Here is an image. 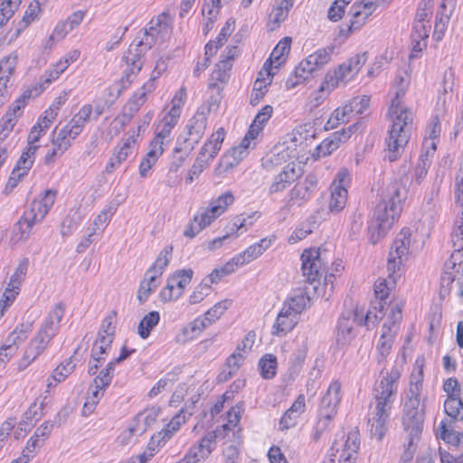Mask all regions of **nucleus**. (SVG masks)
I'll list each match as a JSON object with an SVG mask.
<instances>
[{
  "mask_svg": "<svg viewBox=\"0 0 463 463\" xmlns=\"http://www.w3.org/2000/svg\"><path fill=\"white\" fill-rule=\"evenodd\" d=\"M407 188L401 182L391 183L382 193L368 227L369 241L376 244L385 236L402 212Z\"/></svg>",
  "mask_w": 463,
  "mask_h": 463,
  "instance_id": "1",
  "label": "nucleus"
},
{
  "mask_svg": "<svg viewBox=\"0 0 463 463\" xmlns=\"http://www.w3.org/2000/svg\"><path fill=\"white\" fill-rule=\"evenodd\" d=\"M411 232L409 228H403L396 235L389 251L387 260V271L389 272V279H380L374 285V295L377 299V306L374 309H378L379 313L383 316V311L388 304L387 298L391 290L396 282V278L400 277L398 272L408 260L409 249L411 246Z\"/></svg>",
  "mask_w": 463,
  "mask_h": 463,
  "instance_id": "2",
  "label": "nucleus"
},
{
  "mask_svg": "<svg viewBox=\"0 0 463 463\" xmlns=\"http://www.w3.org/2000/svg\"><path fill=\"white\" fill-rule=\"evenodd\" d=\"M171 32L172 29L167 24H161L157 21L156 25H153V22H151V25L146 30L144 38L130 43L121 59L124 65L122 76L119 79L121 89H128L144 67L146 53L152 47L149 38H157L161 33L170 34Z\"/></svg>",
  "mask_w": 463,
  "mask_h": 463,
  "instance_id": "3",
  "label": "nucleus"
},
{
  "mask_svg": "<svg viewBox=\"0 0 463 463\" xmlns=\"http://www.w3.org/2000/svg\"><path fill=\"white\" fill-rule=\"evenodd\" d=\"M64 311L65 306L61 302L57 303L50 311L37 335L31 340L26 347L24 357L19 364L20 370L26 368L43 353L51 340L58 333L60 322L64 316Z\"/></svg>",
  "mask_w": 463,
  "mask_h": 463,
  "instance_id": "4",
  "label": "nucleus"
},
{
  "mask_svg": "<svg viewBox=\"0 0 463 463\" xmlns=\"http://www.w3.org/2000/svg\"><path fill=\"white\" fill-rule=\"evenodd\" d=\"M422 374V368H420L419 379L414 383L411 381L407 400L403 408L402 426L404 430L408 433L411 445L412 444V440L420 439L423 430L425 405L420 404Z\"/></svg>",
  "mask_w": 463,
  "mask_h": 463,
  "instance_id": "5",
  "label": "nucleus"
},
{
  "mask_svg": "<svg viewBox=\"0 0 463 463\" xmlns=\"http://www.w3.org/2000/svg\"><path fill=\"white\" fill-rule=\"evenodd\" d=\"M236 52V46L227 47L210 74L207 88L216 92V97L210 101V109L213 107L217 108L222 99V90L230 80V72L237 55Z\"/></svg>",
  "mask_w": 463,
  "mask_h": 463,
  "instance_id": "6",
  "label": "nucleus"
},
{
  "mask_svg": "<svg viewBox=\"0 0 463 463\" xmlns=\"http://www.w3.org/2000/svg\"><path fill=\"white\" fill-rule=\"evenodd\" d=\"M333 51V47L321 48L302 60L295 68L294 75L287 80L286 89L303 84L315 71L321 70L330 61Z\"/></svg>",
  "mask_w": 463,
  "mask_h": 463,
  "instance_id": "7",
  "label": "nucleus"
},
{
  "mask_svg": "<svg viewBox=\"0 0 463 463\" xmlns=\"http://www.w3.org/2000/svg\"><path fill=\"white\" fill-rule=\"evenodd\" d=\"M392 126L388 131L387 145H407L411 137L413 113L408 107L401 110H388Z\"/></svg>",
  "mask_w": 463,
  "mask_h": 463,
  "instance_id": "8",
  "label": "nucleus"
},
{
  "mask_svg": "<svg viewBox=\"0 0 463 463\" xmlns=\"http://www.w3.org/2000/svg\"><path fill=\"white\" fill-rule=\"evenodd\" d=\"M370 104L371 97L368 95L353 97L331 113L326 125L333 128L341 123H345L349 120L351 115L365 113L369 109Z\"/></svg>",
  "mask_w": 463,
  "mask_h": 463,
  "instance_id": "9",
  "label": "nucleus"
},
{
  "mask_svg": "<svg viewBox=\"0 0 463 463\" xmlns=\"http://www.w3.org/2000/svg\"><path fill=\"white\" fill-rule=\"evenodd\" d=\"M381 375V380L376 381L373 390V402L393 406L398 392L400 371L393 367L391 372H386L385 375L382 371Z\"/></svg>",
  "mask_w": 463,
  "mask_h": 463,
  "instance_id": "10",
  "label": "nucleus"
},
{
  "mask_svg": "<svg viewBox=\"0 0 463 463\" xmlns=\"http://www.w3.org/2000/svg\"><path fill=\"white\" fill-rule=\"evenodd\" d=\"M392 406L372 402L368 413V425L372 436L381 440L388 430V424Z\"/></svg>",
  "mask_w": 463,
  "mask_h": 463,
  "instance_id": "11",
  "label": "nucleus"
},
{
  "mask_svg": "<svg viewBox=\"0 0 463 463\" xmlns=\"http://www.w3.org/2000/svg\"><path fill=\"white\" fill-rule=\"evenodd\" d=\"M38 147L39 146H27L26 150L22 153L8 178L5 188L4 190L5 194H10L28 175L30 169L33 165L35 154Z\"/></svg>",
  "mask_w": 463,
  "mask_h": 463,
  "instance_id": "12",
  "label": "nucleus"
},
{
  "mask_svg": "<svg viewBox=\"0 0 463 463\" xmlns=\"http://www.w3.org/2000/svg\"><path fill=\"white\" fill-rule=\"evenodd\" d=\"M349 80L345 72L341 70L340 66L329 70L317 88L314 99L311 101L313 106L321 105L330 93L338 88L341 84L345 85Z\"/></svg>",
  "mask_w": 463,
  "mask_h": 463,
  "instance_id": "13",
  "label": "nucleus"
},
{
  "mask_svg": "<svg viewBox=\"0 0 463 463\" xmlns=\"http://www.w3.org/2000/svg\"><path fill=\"white\" fill-rule=\"evenodd\" d=\"M317 186V177L309 174L303 182L298 183L288 194V199L286 204L280 209V212L287 213L294 204L302 205L308 201Z\"/></svg>",
  "mask_w": 463,
  "mask_h": 463,
  "instance_id": "14",
  "label": "nucleus"
},
{
  "mask_svg": "<svg viewBox=\"0 0 463 463\" xmlns=\"http://www.w3.org/2000/svg\"><path fill=\"white\" fill-rule=\"evenodd\" d=\"M93 108L90 104H84L71 119L59 133V138L64 143L75 139L83 130L85 125L90 120Z\"/></svg>",
  "mask_w": 463,
  "mask_h": 463,
  "instance_id": "15",
  "label": "nucleus"
},
{
  "mask_svg": "<svg viewBox=\"0 0 463 463\" xmlns=\"http://www.w3.org/2000/svg\"><path fill=\"white\" fill-rule=\"evenodd\" d=\"M43 208V204L38 200H33L31 203L30 208L24 213L14 226L18 241L27 240L33 224L44 219L47 213H42Z\"/></svg>",
  "mask_w": 463,
  "mask_h": 463,
  "instance_id": "16",
  "label": "nucleus"
},
{
  "mask_svg": "<svg viewBox=\"0 0 463 463\" xmlns=\"http://www.w3.org/2000/svg\"><path fill=\"white\" fill-rule=\"evenodd\" d=\"M291 45L292 37L284 36L281 38L273 48L269 58L264 61L261 68L266 69L270 72H274V74L277 75L288 60Z\"/></svg>",
  "mask_w": 463,
  "mask_h": 463,
  "instance_id": "17",
  "label": "nucleus"
},
{
  "mask_svg": "<svg viewBox=\"0 0 463 463\" xmlns=\"http://www.w3.org/2000/svg\"><path fill=\"white\" fill-rule=\"evenodd\" d=\"M341 384L339 382H333L326 394L322 397L317 417L332 421L337 413V408L341 402Z\"/></svg>",
  "mask_w": 463,
  "mask_h": 463,
  "instance_id": "18",
  "label": "nucleus"
},
{
  "mask_svg": "<svg viewBox=\"0 0 463 463\" xmlns=\"http://www.w3.org/2000/svg\"><path fill=\"white\" fill-rule=\"evenodd\" d=\"M302 272L307 281L313 283L320 279L326 269L317 250H305L301 254Z\"/></svg>",
  "mask_w": 463,
  "mask_h": 463,
  "instance_id": "19",
  "label": "nucleus"
},
{
  "mask_svg": "<svg viewBox=\"0 0 463 463\" xmlns=\"http://www.w3.org/2000/svg\"><path fill=\"white\" fill-rule=\"evenodd\" d=\"M377 5L372 1H360L353 4L350 11L348 33L360 30L373 14Z\"/></svg>",
  "mask_w": 463,
  "mask_h": 463,
  "instance_id": "20",
  "label": "nucleus"
},
{
  "mask_svg": "<svg viewBox=\"0 0 463 463\" xmlns=\"http://www.w3.org/2000/svg\"><path fill=\"white\" fill-rule=\"evenodd\" d=\"M358 314L348 310L343 312L337 322L336 343L338 345H347L355 336L354 325L356 324Z\"/></svg>",
  "mask_w": 463,
  "mask_h": 463,
  "instance_id": "21",
  "label": "nucleus"
},
{
  "mask_svg": "<svg viewBox=\"0 0 463 463\" xmlns=\"http://www.w3.org/2000/svg\"><path fill=\"white\" fill-rule=\"evenodd\" d=\"M411 75L408 71L397 75L392 82L391 92L392 98L389 106V110H401L402 99L410 87Z\"/></svg>",
  "mask_w": 463,
  "mask_h": 463,
  "instance_id": "22",
  "label": "nucleus"
},
{
  "mask_svg": "<svg viewBox=\"0 0 463 463\" xmlns=\"http://www.w3.org/2000/svg\"><path fill=\"white\" fill-rule=\"evenodd\" d=\"M41 94H36V90L33 86H31L27 90H24L20 96H18L7 108L3 117L17 124L20 118L24 114L25 107L28 105L31 98H36Z\"/></svg>",
  "mask_w": 463,
  "mask_h": 463,
  "instance_id": "23",
  "label": "nucleus"
},
{
  "mask_svg": "<svg viewBox=\"0 0 463 463\" xmlns=\"http://www.w3.org/2000/svg\"><path fill=\"white\" fill-rule=\"evenodd\" d=\"M17 56H5L0 60V99L3 101L9 96L12 76L15 72Z\"/></svg>",
  "mask_w": 463,
  "mask_h": 463,
  "instance_id": "24",
  "label": "nucleus"
},
{
  "mask_svg": "<svg viewBox=\"0 0 463 463\" xmlns=\"http://www.w3.org/2000/svg\"><path fill=\"white\" fill-rule=\"evenodd\" d=\"M294 3L295 0H279L272 7L266 22L268 31L273 32L280 27L282 23L288 18L289 10L293 7Z\"/></svg>",
  "mask_w": 463,
  "mask_h": 463,
  "instance_id": "25",
  "label": "nucleus"
},
{
  "mask_svg": "<svg viewBox=\"0 0 463 463\" xmlns=\"http://www.w3.org/2000/svg\"><path fill=\"white\" fill-rule=\"evenodd\" d=\"M290 307H282L272 327V335L281 336L290 332L298 322V315Z\"/></svg>",
  "mask_w": 463,
  "mask_h": 463,
  "instance_id": "26",
  "label": "nucleus"
},
{
  "mask_svg": "<svg viewBox=\"0 0 463 463\" xmlns=\"http://www.w3.org/2000/svg\"><path fill=\"white\" fill-rule=\"evenodd\" d=\"M274 76V72H270L266 69L261 68L260 70L250 98V103L252 106L258 105L263 99L269 91Z\"/></svg>",
  "mask_w": 463,
  "mask_h": 463,
  "instance_id": "27",
  "label": "nucleus"
},
{
  "mask_svg": "<svg viewBox=\"0 0 463 463\" xmlns=\"http://www.w3.org/2000/svg\"><path fill=\"white\" fill-rule=\"evenodd\" d=\"M214 439L215 436L213 434L202 438L198 446L192 447L181 459L182 463H198L205 459L213 450L212 444Z\"/></svg>",
  "mask_w": 463,
  "mask_h": 463,
  "instance_id": "28",
  "label": "nucleus"
},
{
  "mask_svg": "<svg viewBox=\"0 0 463 463\" xmlns=\"http://www.w3.org/2000/svg\"><path fill=\"white\" fill-rule=\"evenodd\" d=\"M434 0H420L418 5L412 29L430 31V17L433 12Z\"/></svg>",
  "mask_w": 463,
  "mask_h": 463,
  "instance_id": "29",
  "label": "nucleus"
},
{
  "mask_svg": "<svg viewBox=\"0 0 463 463\" xmlns=\"http://www.w3.org/2000/svg\"><path fill=\"white\" fill-rule=\"evenodd\" d=\"M210 148L209 150L207 146L202 147L199 156L188 173L185 180L187 184H192L194 177H197L203 172L208 162L217 155L221 146H210Z\"/></svg>",
  "mask_w": 463,
  "mask_h": 463,
  "instance_id": "30",
  "label": "nucleus"
},
{
  "mask_svg": "<svg viewBox=\"0 0 463 463\" xmlns=\"http://www.w3.org/2000/svg\"><path fill=\"white\" fill-rule=\"evenodd\" d=\"M27 329H21L20 332L17 328L8 336L6 344L0 348V366L5 364L17 351L18 344L22 343L27 337Z\"/></svg>",
  "mask_w": 463,
  "mask_h": 463,
  "instance_id": "31",
  "label": "nucleus"
},
{
  "mask_svg": "<svg viewBox=\"0 0 463 463\" xmlns=\"http://www.w3.org/2000/svg\"><path fill=\"white\" fill-rule=\"evenodd\" d=\"M271 246V239L263 238L259 242L250 245L244 251L236 255V260L239 264H248L259 258L263 252Z\"/></svg>",
  "mask_w": 463,
  "mask_h": 463,
  "instance_id": "32",
  "label": "nucleus"
},
{
  "mask_svg": "<svg viewBox=\"0 0 463 463\" xmlns=\"http://www.w3.org/2000/svg\"><path fill=\"white\" fill-rule=\"evenodd\" d=\"M67 68L60 61L45 71L40 82L33 85L36 94H42L53 81L57 80Z\"/></svg>",
  "mask_w": 463,
  "mask_h": 463,
  "instance_id": "33",
  "label": "nucleus"
},
{
  "mask_svg": "<svg viewBox=\"0 0 463 463\" xmlns=\"http://www.w3.org/2000/svg\"><path fill=\"white\" fill-rule=\"evenodd\" d=\"M156 89V78H152L145 82L141 87L140 92H136L128 99L127 106L131 113H136L146 101L147 93H151Z\"/></svg>",
  "mask_w": 463,
  "mask_h": 463,
  "instance_id": "34",
  "label": "nucleus"
},
{
  "mask_svg": "<svg viewBox=\"0 0 463 463\" xmlns=\"http://www.w3.org/2000/svg\"><path fill=\"white\" fill-rule=\"evenodd\" d=\"M297 177L294 165L288 164L282 172L277 175L269 187V193H279L284 191Z\"/></svg>",
  "mask_w": 463,
  "mask_h": 463,
  "instance_id": "35",
  "label": "nucleus"
},
{
  "mask_svg": "<svg viewBox=\"0 0 463 463\" xmlns=\"http://www.w3.org/2000/svg\"><path fill=\"white\" fill-rule=\"evenodd\" d=\"M430 31H419L412 29L411 39V49L409 54V60L412 61L421 57L423 51L428 46V38Z\"/></svg>",
  "mask_w": 463,
  "mask_h": 463,
  "instance_id": "36",
  "label": "nucleus"
},
{
  "mask_svg": "<svg viewBox=\"0 0 463 463\" xmlns=\"http://www.w3.org/2000/svg\"><path fill=\"white\" fill-rule=\"evenodd\" d=\"M316 137V128L309 123L295 128L290 134V141L296 145H308Z\"/></svg>",
  "mask_w": 463,
  "mask_h": 463,
  "instance_id": "37",
  "label": "nucleus"
},
{
  "mask_svg": "<svg viewBox=\"0 0 463 463\" xmlns=\"http://www.w3.org/2000/svg\"><path fill=\"white\" fill-rule=\"evenodd\" d=\"M85 12L76 11L72 13L64 22L58 24L52 33V37L63 38L69 31L76 28L84 19Z\"/></svg>",
  "mask_w": 463,
  "mask_h": 463,
  "instance_id": "38",
  "label": "nucleus"
},
{
  "mask_svg": "<svg viewBox=\"0 0 463 463\" xmlns=\"http://www.w3.org/2000/svg\"><path fill=\"white\" fill-rule=\"evenodd\" d=\"M360 447V439L358 431H351L348 433L347 438L343 445L340 460L343 459L344 463H354L355 457Z\"/></svg>",
  "mask_w": 463,
  "mask_h": 463,
  "instance_id": "39",
  "label": "nucleus"
},
{
  "mask_svg": "<svg viewBox=\"0 0 463 463\" xmlns=\"http://www.w3.org/2000/svg\"><path fill=\"white\" fill-rule=\"evenodd\" d=\"M249 146H232L222 156L221 165L225 170L237 165L247 155Z\"/></svg>",
  "mask_w": 463,
  "mask_h": 463,
  "instance_id": "40",
  "label": "nucleus"
},
{
  "mask_svg": "<svg viewBox=\"0 0 463 463\" xmlns=\"http://www.w3.org/2000/svg\"><path fill=\"white\" fill-rule=\"evenodd\" d=\"M331 188V198L328 207L330 212L339 213L345 206L347 189L344 185H335V184Z\"/></svg>",
  "mask_w": 463,
  "mask_h": 463,
  "instance_id": "41",
  "label": "nucleus"
},
{
  "mask_svg": "<svg viewBox=\"0 0 463 463\" xmlns=\"http://www.w3.org/2000/svg\"><path fill=\"white\" fill-rule=\"evenodd\" d=\"M173 251V246L164 248L156 258L155 263L147 269L146 275L152 273L156 279L160 278L164 269L167 267Z\"/></svg>",
  "mask_w": 463,
  "mask_h": 463,
  "instance_id": "42",
  "label": "nucleus"
},
{
  "mask_svg": "<svg viewBox=\"0 0 463 463\" xmlns=\"http://www.w3.org/2000/svg\"><path fill=\"white\" fill-rule=\"evenodd\" d=\"M194 271L191 269H179L168 279V281L182 296L186 286L191 283Z\"/></svg>",
  "mask_w": 463,
  "mask_h": 463,
  "instance_id": "43",
  "label": "nucleus"
},
{
  "mask_svg": "<svg viewBox=\"0 0 463 463\" xmlns=\"http://www.w3.org/2000/svg\"><path fill=\"white\" fill-rule=\"evenodd\" d=\"M366 61V56L363 54H355L351 57L346 62L339 64L341 70L345 72L349 80L361 71L362 67Z\"/></svg>",
  "mask_w": 463,
  "mask_h": 463,
  "instance_id": "44",
  "label": "nucleus"
},
{
  "mask_svg": "<svg viewBox=\"0 0 463 463\" xmlns=\"http://www.w3.org/2000/svg\"><path fill=\"white\" fill-rule=\"evenodd\" d=\"M176 125L167 120L161 119L156 128L155 137L151 145H164L171 141V133Z\"/></svg>",
  "mask_w": 463,
  "mask_h": 463,
  "instance_id": "45",
  "label": "nucleus"
},
{
  "mask_svg": "<svg viewBox=\"0 0 463 463\" xmlns=\"http://www.w3.org/2000/svg\"><path fill=\"white\" fill-rule=\"evenodd\" d=\"M394 340V333L389 326L387 329H383L381 335L379 343L377 345L378 351V362L381 363L385 360L387 355L390 354Z\"/></svg>",
  "mask_w": 463,
  "mask_h": 463,
  "instance_id": "46",
  "label": "nucleus"
},
{
  "mask_svg": "<svg viewBox=\"0 0 463 463\" xmlns=\"http://www.w3.org/2000/svg\"><path fill=\"white\" fill-rule=\"evenodd\" d=\"M446 266L448 269H454L455 275L451 280L458 281L459 285V294L463 296V254L452 253Z\"/></svg>",
  "mask_w": 463,
  "mask_h": 463,
  "instance_id": "47",
  "label": "nucleus"
},
{
  "mask_svg": "<svg viewBox=\"0 0 463 463\" xmlns=\"http://www.w3.org/2000/svg\"><path fill=\"white\" fill-rule=\"evenodd\" d=\"M160 315L157 311H151L146 314L139 322L137 333L142 339H146L153 328L159 323Z\"/></svg>",
  "mask_w": 463,
  "mask_h": 463,
  "instance_id": "48",
  "label": "nucleus"
},
{
  "mask_svg": "<svg viewBox=\"0 0 463 463\" xmlns=\"http://www.w3.org/2000/svg\"><path fill=\"white\" fill-rule=\"evenodd\" d=\"M451 10L439 8L436 14L433 37L436 41H439L443 38L444 33L447 30L448 24L450 19Z\"/></svg>",
  "mask_w": 463,
  "mask_h": 463,
  "instance_id": "49",
  "label": "nucleus"
},
{
  "mask_svg": "<svg viewBox=\"0 0 463 463\" xmlns=\"http://www.w3.org/2000/svg\"><path fill=\"white\" fill-rule=\"evenodd\" d=\"M357 128V125H352L347 128L335 131L328 137L325 138L321 145H340L341 143H346Z\"/></svg>",
  "mask_w": 463,
  "mask_h": 463,
  "instance_id": "50",
  "label": "nucleus"
},
{
  "mask_svg": "<svg viewBox=\"0 0 463 463\" xmlns=\"http://www.w3.org/2000/svg\"><path fill=\"white\" fill-rule=\"evenodd\" d=\"M260 374L264 379H272L276 375L277 357L271 354H266L259 362Z\"/></svg>",
  "mask_w": 463,
  "mask_h": 463,
  "instance_id": "51",
  "label": "nucleus"
},
{
  "mask_svg": "<svg viewBox=\"0 0 463 463\" xmlns=\"http://www.w3.org/2000/svg\"><path fill=\"white\" fill-rule=\"evenodd\" d=\"M163 152V146H158L157 148L151 149L146 155L139 165V174L141 177H146L147 175L149 170L156 163L159 156H162Z\"/></svg>",
  "mask_w": 463,
  "mask_h": 463,
  "instance_id": "52",
  "label": "nucleus"
},
{
  "mask_svg": "<svg viewBox=\"0 0 463 463\" xmlns=\"http://www.w3.org/2000/svg\"><path fill=\"white\" fill-rule=\"evenodd\" d=\"M21 0H2L0 3V29L13 17Z\"/></svg>",
  "mask_w": 463,
  "mask_h": 463,
  "instance_id": "53",
  "label": "nucleus"
},
{
  "mask_svg": "<svg viewBox=\"0 0 463 463\" xmlns=\"http://www.w3.org/2000/svg\"><path fill=\"white\" fill-rule=\"evenodd\" d=\"M158 287L157 279L156 276H149L140 282L137 290V299L140 304L145 303L149 298L150 294Z\"/></svg>",
  "mask_w": 463,
  "mask_h": 463,
  "instance_id": "54",
  "label": "nucleus"
},
{
  "mask_svg": "<svg viewBox=\"0 0 463 463\" xmlns=\"http://www.w3.org/2000/svg\"><path fill=\"white\" fill-rule=\"evenodd\" d=\"M42 6L43 5L36 1L33 0L32 2H30V4L28 5L27 8L24 11L22 19L19 22L23 24L26 28H28L30 24H32L33 22L40 18V15L43 12Z\"/></svg>",
  "mask_w": 463,
  "mask_h": 463,
  "instance_id": "55",
  "label": "nucleus"
},
{
  "mask_svg": "<svg viewBox=\"0 0 463 463\" xmlns=\"http://www.w3.org/2000/svg\"><path fill=\"white\" fill-rule=\"evenodd\" d=\"M444 411L453 420H457L461 414V419H463V402L460 396H449L444 402Z\"/></svg>",
  "mask_w": 463,
  "mask_h": 463,
  "instance_id": "56",
  "label": "nucleus"
},
{
  "mask_svg": "<svg viewBox=\"0 0 463 463\" xmlns=\"http://www.w3.org/2000/svg\"><path fill=\"white\" fill-rule=\"evenodd\" d=\"M75 364L72 363V358L65 360L60 364L53 371L51 378L55 383H61L64 381L74 370Z\"/></svg>",
  "mask_w": 463,
  "mask_h": 463,
  "instance_id": "57",
  "label": "nucleus"
},
{
  "mask_svg": "<svg viewBox=\"0 0 463 463\" xmlns=\"http://www.w3.org/2000/svg\"><path fill=\"white\" fill-rule=\"evenodd\" d=\"M192 148L189 146H175L173 155H172V162L170 164V173H177L178 169L183 165L185 159L190 155Z\"/></svg>",
  "mask_w": 463,
  "mask_h": 463,
  "instance_id": "58",
  "label": "nucleus"
},
{
  "mask_svg": "<svg viewBox=\"0 0 463 463\" xmlns=\"http://www.w3.org/2000/svg\"><path fill=\"white\" fill-rule=\"evenodd\" d=\"M29 267V260L24 258L16 268L14 273L10 279L9 287L20 289L22 282L24 280Z\"/></svg>",
  "mask_w": 463,
  "mask_h": 463,
  "instance_id": "59",
  "label": "nucleus"
},
{
  "mask_svg": "<svg viewBox=\"0 0 463 463\" xmlns=\"http://www.w3.org/2000/svg\"><path fill=\"white\" fill-rule=\"evenodd\" d=\"M232 301L230 299H224L215 304L210 308L205 314L204 317L212 325L214 321L219 319L221 316L230 307Z\"/></svg>",
  "mask_w": 463,
  "mask_h": 463,
  "instance_id": "60",
  "label": "nucleus"
},
{
  "mask_svg": "<svg viewBox=\"0 0 463 463\" xmlns=\"http://www.w3.org/2000/svg\"><path fill=\"white\" fill-rule=\"evenodd\" d=\"M439 436L440 439H442L445 442L458 446L463 439V432H456L453 430H449L447 428L446 422L442 420L439 425Z\"/></svg>",
  "mask_w": 463,
  "mask_h": 463,
  "instance_id": "61",
  "label": "nucleus"
},
{
  "mask_svg": "<svg viewBox=\"0 0 463 463\" xmlns=\"http://www.w3.org/2000/svg\"><path fill=\"white\" fill-rule=\"evenodd\" d=\"M352 0H335L327 11V17L333 22H337L345 14V6L351 3Z\"/></svg>",
  "mask_w": 463,
  "mask_h": 463,
  "instance_id": "62",
  "label": "nucleus"
},
{
  "mask_svg": "<svg viewBox=\"0 0 463 463\" xmlns=\"http://www.w3.org/2000/svg\"><path fill=\"white\" fill-rule=\"evenodd\" d=\"M233 194L231 192H226L220 195L215 201H213L210 205L213 206V212L221 215L229 205L233 203Z\"/></svg>",
  "mask_w": 463,
  "mask_h": 463,
  "instance_id": "63",
  "label": "nucleus"
},
{
  "mask_svg": "<svg viewBox=\"0 0 463 463\" xmlns=\"http://www.w3.org/2000/svg\"><path fill=\"white\" fill-rule=\"evenodd\" d=\"M454 247V253H460L463 250V209L459 221L456 222V227L451 234Z\"/></svg>",
  "mask_w": 463,
  "mask_h": 463,
  "instance_id": "64",
  "label": "nucleus"
}]
</instances>
